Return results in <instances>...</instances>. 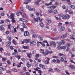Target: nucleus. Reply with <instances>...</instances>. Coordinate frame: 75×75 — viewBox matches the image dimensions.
Segmentation results:
<instances>
[{
	"instance_id": "13d9d810",
	"label": "nucleus",
	"mask_w": 75,
	"mask_h": 75,
	"mask_svg": "<svg viewBox=\"0 0 75 75\" xmlns=\"http://www.w3.org/2000/svg\"><path fill=\"white\" fill-rule=\"evenodd\" d=\"M35 57L36 58H38L39 57V54H37L35 56Z\"/></svg>"
},
{
	"instance_id": "de8ad7c7",
	"label": "nucleus",
	"mask_w": 75,
	"mask_h": 75,
	"mask_svg": "<svg viewBox=\"0 0 75 75\" xmlns=\"http://www.w3.org/2000/svg\"><path fill=\"white\" fill-rule=\"evenodd\" d=\"M0 24H4V21L1 20L0 23Z\"/></svg>"
},
{
	"instance_id": "052dcab7",
	"label": "nucleus",
	"mask_w": 75,
	"mask_h": 75,
	"mask_svg": "<svg viewBox=\"0 0 75 75\" xmlns=\"http://www.w3.org/2000/svg\"><path fill=\"white\" fill-rule=\"evenodd\" d=\"M45 62L46 64H49V61H48L47 60L45 61Z\"/></svg>"
},
{
	"instance_id": "4c0bfd02",
	"label": "nucleus",
	"mask_w": 75,
	"mask_h": 75,
	"mask_svg": "<svg viewBox=\"0 0 75 75\" xmlns=\"http://www.w3.org/2000/svg\"><path fill=\"white\" fill-rule=\"evenodd\" d=\"M40 25L41 27H44V24H43V23H40Z\"/></svg>"
},
{
	"instance_id": "0eeeda50",
	"label": "nucleus",
	"mask_w": 75,
	"mask_h": 75,
	"mask_svg": "<svg viewBox=\"0 0 75 75\" xmlns=\"http://www.w3.org/2000/svg\"><path fill=\"white\" fill-rule=\"evenodd\" d=\"M39 65V67H41L43 69H45V66H44L41 64H40Z\"/></svg>"
},
{
	"instance_id": "5701e85b",
	"label": "nucleus",
	"mask_w": 75,
	"mask_h": 75,
	"mask_svg": "<svg viewBox=\"0 0 75 75\" xmlns=\"http://www.w3.org/2000/svg\"><path fill=\"white\" fill-rule=\"evenodd\" d=\"M35 59L36 61H37V62H41V60H40V59H38L36 58H35Z\"/></svg>"
},
{
	"instance_id": "ddd939ff",
	"label": "nucleus",
	"mask_w": 75,
	"mask_h": 75,
	"mask_svg": "<svg viewBox=\"0 0 75 75\" xmlns=\"http://www.w3.org/2000/svg\"><path fill=\"white\" fill-rule=\"evenodd\" d=\"M59 44L60 45H61V44L64 45V44H65V42L64 41V40H62L60 41V42H59Z\"/></svg>"
},
{
	"instance_id": "6ab92c4d",
	"label": "nucleus",
	"mask_w": 75,
	"mask_h": 75,
	"mask_svg": "<svg viewBox=\"0 0 75 75\" xmlns=\"http://www.w3.org/2000/svg\"><path fill=\"white\" fill-rule=\"evenodd\" d=\"M19 21H23V23L25 22V19H24L23 18H20L19 19Z\"/></svg>"
},
{
	"instance_id": "338daca9",
	"label": "nucleus",
	"mask_w": 75,
	"mask_h": 75,
	"mask_svg": "<svg viewBox=\"0 0 75 75\" xmlns=\"http://www.w3.org/2000/svg\"><path fill=\"white\" fill-rule=\"evenodd\" d=\"M30 16L31 17H34V14H33V13H31L30 14Z\"/></svg>"
},
{
	"instance_id": "680f3d73",
	"label": "nucleus",
	"mask_w": 75,
	"mask_h": 75,
	"mask_svg": "<svg viewBox=\"0 0 75 75\" xmlns=\"http://www.w3.org/2000/svg\"><path fill=\"white\" fill-rule=\"evenodd\" d=\"M25 23L26 25H28V21H25Z\"/></svg>"
},
{
	"instance_id": "79ce46f5",
	"label": "nucleus",
	"mask_w": 75,
	"mask_h": 75,
	"mask_svg": "<svg viewBox=\"0 0 75 75\" xmlns=\"http://www.w3.org/2000/svg\"><path fill=\"white\" fill-rule=\"evenodd\" d=\"M69 14H73V12L72 11H71V10H69Z\"/></svg>"
},
{
	"instance_id": "58836bf2",
	"label": "nucleus",
	"mask_w": 75,
	"mask_h": 75,
	"mask_svg": "<svg viewBox=\"0 0 75 75\" xmlns=\"http://www.w3.org/2000/svg\"><path fill=\"white\" fill-rule=\"evenodd\" d=\"M69 66L70 67L71 69L74 68H75V66L72 65H70Z\"/></svg>"
},
{
	"instance_id": "a19ab883",
	"label": "nucleus",
	"mask_w": 75,
	"mask_h": 75,
	"mask_svg": "<svg viewBox=\"0 0 75 75\" xmlns=\"http://www.w3.org/2000/svg\"><path fill=\"white\" fill-rule=\"evenodd\" d=\"M13 71H14V72H18V70H17V69H12Z\"/></svg>"
},
{
	"instance_id": "bb28decb",
	"label": "nucleus",
	"mask_w": 75,
	"mask_h": 75,
	"mask_svg": "<svg viewBox=\"0 0 75 75\" xmlns=\"http://www.w3.org/2000/svg\"><path fill=\"white\" fill-rule=\"evenodd\" d=\"M7 38L9 41H11V37L9 36H7Z\"/></svg>"
},
{
	"instance_id": "2f4dec72",
	"label": "nucleus",
	"mask_w": 75,
	"mask_h": 75,
	"mask_svg": "<svg viewBox=\"0 0 75 75\" xmlns=\"http://www.w3.org/2000/svg\"><path fill=\"white\" fill-rule=\"evenodd\" d=\"M37 19H38V20H39V21H42V19H40V17H39V16H38L37 17Z\"/></svg>"
},
{
	"instance_id": "b1692460",
	"label": "nucleus",
	"mask_w": 75,
	"mask_h": 75,
	"mask_svg": "<svg viewBox=\"0 0 75 75\" xmlns=\"http://www.w3.org/2000/svg\"><path fill=\"white\" fill-rule=\"evenodd\" d=\"M71 44L70 43H68L66 45V46L67 47H70L71 45Z\"/></svg>"
},
{
	"instance_id": "39448f33",
	"label": "nucleus",
	"mask_w": 75,
	"mask_h": 75,
	"mask_svg": "<svg viewBox=\"0 0 75 75\" xmlns=\"http://www.w3.org/2000/svg\"><path fill=\"white\" fill-rule=\"evenodd\" d=\"M29 34H30L29 32L27 31L24 32V35L25 36H28Z\"/></svg>"
},
{
	"instance_id": "72a5a7b5",
	"label": "nucleus",
	"mask_w": 75,
	"mask_h": 75,
	"mask_svg": "<svg viewBox=\"0 0 75 75\" xmlns=\"http://www.w3.org/2000/svg\"><path fill=\"white\" fill-rule=\"evenodd\" d=\"M30 11H35V9L34 8H31V9H30Z\"/></svg>"
},
{
	"instance_id": "e2e57ef3",
	"label": "nucleus",
	"mask_w": 75,
	"mask_h": 75,
	"mask_svg": "<svg viewBox=\"0 0 75 75\" xmlns=\"http://www.w3.org/2000/svg\"><path fill=\"white\" fill-rule=\"evenodd\" d=\"M60 62V60H59L58 59H57V63H59Z\"/></svg>"
},
{
	"instance_id": "6e6552de",
	"label": "nucleus",
	"mask_w": 75,
	"mask_h": 75,
	"mask_svg": "<svg viewBox=\"0 0 75 75\" xmlns=\"http://www.w3.org/2000/svg\"><path fill=\"white\" fill-rule=\"evenodd\" d=\"M30 0H25L24 2V4H27L28 3V1H30Z\"/></svg>"
},
{
	"instance_id": "3c124183",
	"label": "nucleus",
	"mask_w": 75,
	"mask_h": 75,
	"mask_svg": "<svg viewBox=\"0 0 75 75\" xmlns=\"http://www.w3.org/2000/svg\"><path fill=\"white\" fill-rule=\"evenodd\" d=\"M7 63H8V65H10L11 64V62H10V60H8L7 61Z\"/></svg>"
},
{
	"instance_id": "a18cd8bd",
	"label": "nucleus",
	"mask_w": 75,
	"mask_h": 75,
	"mask_svg": "<svg viewBox=\"0 0 75 75\" xmlns=\"http://www.w3.org/2000/svg\"><path fill=\"white\" fill-rule=\"evenodd\" d=\"M36 16H39V15H40V12H37L36 13Z\"/></svg>"
},
{
	"instance_id": "5fc2aeb1",
	"label": "nucleus",
	"mask_w": 75,
	"mask_h": 75,
	"mask_svg": "<svg viewBox=\"0 0 75 75\" xmlns=\"http://www.w3.org/2000/svg\"><path fill=\"white\" fill-rule=\"evenodd\" d=\"M6 60V59L5 58H2V61L3 62H4L5 60Z\"/></svg>"
},
{
	"instance_id": "e433bc0d",
	"label": "nucleus",
	"mask_w": 75,
	"mask_h": 75,
	"mask_svg": "<svg viewBox=\"0 0 75 75\" xmlns=\"http://www.w3.org/2000/svg\"><path fill=\"white\" fill-rule=\"evenodd\" d=\"M0 70L1 71H3L6 70V69H3V68L2 67H0Z\"/></svg>"
},
{
	"instance_id": "c85d7f7f",
	"label": "nucleus",
	"mask_w": 75,
	"mask_h": 75,
	"mask_svg": "<svg viewBox=\"0 0 75 75\" xmlns=\"http://www.w3.org/2000/svg\"><path fill=\"white\" fill-rule=\"evenodd\" d=\"M46 20H47V22L48 23H51V22H52L51 21V20H50V19H48V18L47 19H46Z\"/></svg>"
},
{
	"instance_id": "c9c22d12",
	"label": "nucleus",
	"mask_w": 75,
	"mask_h": 75,
	"mask_svg": "<svg viewBox=\"0 0 75 75\" xmlns=\"http://www.w3.org/2000/svg\"><path fill=\"white\" fill-rule=\"evenodd\" d=\"M29 47L28 46H24L23 47V48L24 49H28Z\"/></svg>"
},
{
	"instance_id": "774afa93",
	"label": "nucleus",
	"mask_w": 75,
	"mask_h": 75,
	"mask_svg": "<svg viewBox=\"0 0 75 75\" xmlns=\"http://www.w3.org/2000/svg\"><path fill=\"white\" fill-rule=\"evenodd\" d=\"M10 33V32L9 31H6V34H8Z\"/></svg>"
},
{
	"instance_id": "a211bd4d",
	"label": "nucleus",
	"mask_w": 75,
	"mask_h": 75,
	"mask_svg": "<svg viewBox=\"0 0 75 75\" xmlns=\"http://www.w3.org/2000/svg\"><path fill=\"white\" fill-rule=\"evenodd\" d=\"M54 70L57 72H60V70L56 68L54 69Z\"/></svg>"
},
{
	"instance_id": "4468645a",
	"label": "nucleus",
	"mask_w": 75,
	"mask_h": 75,
	"mask_svg": "<svg viewBox=\"0 0 75 75\" xmlns=\"http://www.w3.org/2000/svg\"><path fill=\"white\" fill-rule=\"evenodd\" d=\"M26 8H27V9H28V10H29V11H30V10H31V7L30 6L28 5H27Z\"/></svg>"
},
{
	"instance_id": "f8f14e48",
	"label": "nucleus",
	"mask_w": 75,
	"mask_h": 75,
	"mask_svg": "<svg viewBox=\"0 0 75 75\" xmlns=\"http://www.w3.org/2000/svg\"><path fill=\"white\" fill-rule=\"evenodd\" d=\"M38 38L40 39L41 41H42V40H43V36H42V35H40L38 36Z\"/></svg>"
},
{
	"instance_id": "412c9836",
	"label": "nucleus",
	"mask_w": 75,
	"mask_h": 75,
	"mask_svg": "<svg viewBox=\"0 0 75 75\" xmlns=\"http://www.w3.org/2000/svg\"><path fill=\"white\" fill-rule=\"evenodd\" d=\"M62 19H67V16H66L65 15H63L62 16Z\"/></svg>"
},
{
	"instance_id": "09e8293b",
	"label": "nucleus",
	"mask_w": 75,
	"mask_h": 75,
	"mask_svg": "<svg viewBox=\"0 0 75 75\" xmlns=\"http://www.w3.org/2000/svg\"><path fill=\"white\" fill-rule=\"evenodd\" d=\"M71 8L72 9H74V8H75V6H74V5H71V6H70Z\"/></svg>"
},
{
	"instance_id": "393cba45",
	"label": "nucleus",
	"mask_w": 75,
	"mask_h": 75,
	"mask_svg": "<svg viewBox=\"0 0 75 75\" xmlns=\"http://www.w3.org/2000/svg\"><path fill=\"white\" fill-rule=\"evenodd\" d=\"M53 12V10H52V9H49L48 11V12L49 13H52Z\"/></svg>"
},
{
	"instance_id": "7ed1b4c3",
	"label": "nucleus",
	"mask_w": 75,
	"mask_h": 75,
	"mask_svg": "<svg viewBox=\"0 0 75 75\" xmlns=\"http://www.w3.org/2000/svg\"><path fill=\"white\" fill-rule=\"evenodd\" d=\"M65 30V28L64 26H62L60 28L59 30L60 31H64Z\"/></svg>"
},
{
	"instance_id": "dca6fc26",
	"label": "nucleus",
	"mask_w": 75,
	"mask_h": 75,
	"mask_svg": "<svg viewBox=\"0 0 75 75\" xmlns=\"http://www.w3.org/2000/svg\"><path fill=\"white\" fill-rule=\"evenodd\" d=\"M40 51L43 55L45 54V52H44V50L43 49H41L40 50Z\"/></svg>"
},
{
	"instance_id": "4d7b16f0",
	"label": "nucleus",
	"mask_w": 75,
	"mask_h": 75,
	"mask_svg": "<svg viewBox=\"0 0 75 75\" xmlns=\"http://www.w3.org/2000/svg\"><path fill=\"white\" fill-rule=\"evenodd\" d=\"M67 18H68V19L70 17V15H68L67 16Z\"/></svg>"
},
{
	"instance_id": "69168bd1",
	"label": "nucleus",
	"mask_w": 75,
	"mask_h": 75,
	"mask_svg": "<svg viewBox=\"0 0 75 75\" xmlns=\"http://www.w3.org/2000/svg\"><path fill=\"white\" fill-rule=\"evenodd\" d=\"M62 55H64V54H63L59 53V57L61 56H62Z\"/></svg>"
},
{
	"instance_id": "20e7f679",
	"label": "nucleus",
	"mask_w": 75,
	"mask_h": 75,
	"mask_svg": "<svg viewBox=\"0 0 75 75\" xmlns=\"http://www.w3.org/2000/svg\"><path fill=\"white\" fill-rule=\"evenodd\" d=\"M11 45V42L10 41L7 42H6V47H9Z\"/></svg>"
},
{
	"instance_id": "473e14b6",
	"label": "nucleus",
	"mask_w": 75,
	"mask_h": 75,
	"mask_svg": "<svg viewBox=\"0 0 75 75\" xmlns=\"http://www.w3.org/2000/svg\"><path fill=\"white\" fill-rule=\"evenodd\" d=\"M57 48L58 49V50H62V47H61L60 46H57Z\"/></svg>"
},
{
	"instance_id": "f03ea898",
	"label": "nucleus",
	"mask_w": 75,
	"mask_h": 75,
	"mask_svg": "<svg viewBox=\"0 0 75 75\" xmlns=\"http://www.w3.org/2000/svg\"><path fill=\"white\" fill-rule=\"evenodd\" d=\"M50 45L52 47H53V48H55L56 47L57 44L55 42L52 41L50 42Z\"/></svg>"
},
{
	"instance_id": "0e129e2a",
	"label": "nucleus",
	"mask_w": 75,
	"mask_h": 75,
	"mask_svg": "<svg viewBox=\"0 0 75 75\" xmlns=\"http://www.w3.org/2000/svg\"><path fill=\"white\" fill-rule=\"evenodd\" d=\"M54 18H55V20H58V18L56 16H54Z\"/></svg>"
},
{
	"instance_id": "c03bdc74",
	"label": "nucleus",
	"mask_w": 75,
	"mask_h": 75,
	"mask_svg": "<svg viewBox=\"0 0 75 75\" xmlns=\"http://www.w3.org/2000/svg\"><path fill=\"white\" fill-rule=\"evenodd\" d=\"M45 53L46 55H48L50 53V52L48 50H46L45 52Z\"/></svg>"
},
{
	"instance_id": "49530a36",
	"label": "nucleus",
	"mask_w": 75,
	"mask_h": 75,
	"mask_svg": "<svg viewBox=\"0 0 75 75\" xmlns=\"http://www.w3.org/2000/svg\"><path fill=\"white\" fill-rule=\"evenodd\" d=\"M66 47L65 46H63L62 47V49H63V50H65L66 49Z\"/></svg>"
},
{
	"instance_id": "603ef678",
	"label": "nucleus",
	"mask_w": 75,
	"mask_h": 75,
	"mask_svg": "<svg viewBox=\"0 0 75 75\" xmlns=\"http://www.w3.org/2000/svg\"><path fill=\"white\" fill-rule=\"evenodd\" d=\"M4 28H3V27L2 26L0 27V30H3Z\"/></svg>"
},
{
	"instance_id": "ea45409f",
	"label": "nucleus",
	"mask_w": 75,
	"mask_h": 75,
	"mask_svg": "<svg viewBox=\"0 0 75 75\" xmlns=\"http://www.w3.org/2000/svg\"><path fill=\"white\" fill-rule=\"evenodd\" d=\"M12 42L13 43V44H15V45H16V44H17V42H16V41L15 40H13Z\"/></svg>"
},
{
	"instance_id": "6e6d98bb",
	"label": "nucleus",
	"mask_w": 75,
	"mask_h": 75,
	"mask_svg": "<svg viewBox=\"0 0 75 75\" xmlns=\"http://www.w3.org/2000/svg\"><path fill=\"white\" fill-rule=\"evenodd\" d=\"M49 72H53V70L52 69H50L49 70Z\"/></svg>"
},
{
	"instance_id": "7c9ffc66",
	"label": "nucleus",
	"mask_w": 75,
	"mask_h": 75,
	"mask_svg": "<svg viewBox=\"0 0 75 75\" xmlns=\"http://www.w3.org/2000/svg\"><path fill=\"white\" fill-rule=\"evenodd\" d=\"M29 62H28V63L27 64V66L28 68H30V67H31V64H29Z\"/></svg>"
},
{
	"instance_id": "8fccbe9b",
	"label": "nucleus",
	"mask_w": 75,
	"mask_h": 75,
	"mask_svg": "<svg viewBox=\"0 0 75 75\" xmlns=\"http://www.w3.org/2000/svg\"><path fill=\"white\" fill-rule=\"evenodd\" d=\"M9 48L11 50H14V48H13V47L11 46Z\"/></svg>"
},
{
	"instance_id": "f704fd0d",
	"label": "nucleus",
	"mask_w": 75,
	"mask_h": 75,
	"mask_svg": "<svg viewBox=\"0 0 75 75\" xmlns=\"http://www.w3.org/2000/svg\"><path fill=\"white\" fill-rule=\"evenodd\" d=\"M20 57H21L19 55L16 56H15V57L16 58H18V60H19V59H20Z\"/></svg>"
},
{
	"instance_id": "bf43d9fd",
	"label": "nucleus",
	"mask_w": 75,
	"mask_h": 75,
	"mask_svg": "<svg viewBox=\"0 0 75 75\" xmlns=\"http://www.w3.org/2000/svg\"><path fill=\"white\" fill-rule=\"evenodd\" d=\"M13 31L14 33H16V32L17 31V30H16V28H13Z\"/></svg>"
},
{
	"instance_id": "c756f323",
	"label": "nucleus",
	"mask_w": 75,
	"mask_h": 75,
	"mask_svg": "<svg viewBox=\"0 0 75 75\" xmlns=\"http://www.w3.org/2000/svg\"><path fill=\"white\" fill-rule=\"evenodd\" d=\"M41 1V0H38L37 2H35V4L37 5L39 4V2H40Z\"/></svg>"
},
{
	"instance_id": "f257e3e1",
	"label": "nucleus",
	"mask_w": 75,
	"mask_h": 75,
	"mask_svg": "<svg viewBox=\"0 0 75 75\" xmlns=\"http://www.w3.org/2000/svg\"><path fill=\"white\" fill-rule=\"evenodd\" d=\"M14 14L12 13H11L10 17L11 19H12V21L13 23H15L16 22V21L14 20Z\"/></svg>"
},
{
	"instance_id": "423d86ee",
	"label": "nucleus",
	"mask_w": 75,
	"mask_h": 75,
	"mask_svg": "<svg viewBox=\"0 0 75 75\" xmlns=\"http://www.w3.org/2000/svg\"><path fill=\"white\" fill-rule=\"evenodd\" d=\"M19 13L23 17H26V15L25 13H23V12H22V13H21V12H19Z\"/></svg>"
},
{
	"instance_id": "f3484780",
	"label": "nucleus",
	"mask_w": 75,
	"mask_h": 75,
	"mask_svg": "<svg viewBox=\"0 0 75 75\" xmlns=\"http://www.w3.org/2000/svg\"><path fill=\"white\" fill-rule=\"evenodd\" d=\"M67 36V34H65L64 35H62L61 37L62 38H65V37H66Z\"/></svg>"
},
{
	"instance_id": "37998d69",
	"label": "nucleus",
	"mask_w": 75,
	"mask_h": 75,
	"mask_svg": "<svg viewBox=\"0 0 75 75\" xmlns=\"http://www.w3.org/2000/svg\"><path fill=\"white\" fill-rule=\"evenodd\" d=\"M54 14H57L58 13V11L57 10L55 9L54 11Z\"/></svg>"
},
{
	"instance_id": "864d4df0",
	"label": "nucleus",
	"mask_w": 75,
	"mask_h": 75,
	"mask_svg": "<svg viewBox=\"0 0 75 75\" xmlns=\"http://www.w3.org/2000/svg\"><path fill=\"white\" fill-rule=\"evenodd\" d=\"M62 23H59L58 24V27H61V25H62Z\"/></svg>"
},
{
	"instance_id": "1a4fd4ad",
	"label": "nucleus",
	"mask_w": 75,
	"mask_h": 75,
	"mask_svg": "<svg viewBox=\"0 0 75 75\" xmlns=\"http://www.w3.org/2000/svg\"><path fill=\"white\" fill-rule=\"evenodd\" d=\"M36 40H33L32 41H31L30 42V44H36Z\"/></svg>"
},
{
	"instance_id": "9d476101",
	"label": "nucleus",
	"mask_w": 75,
	"mask_h": 75,
	"mask_svg": "<svg viewBox=\"0 0 75 75\" xmlns=\"http://www.w3.org/2000/svg\"><path fill=\"white\" fill-rule=\"evenodd\" d=\"M66 59V58L64 57H62L60 61H65Z\"/></svg>"
},
{
	"instance_id": "4be33fe9",
	"label": "nucleus",
	"mask_w": 75,
	"mask_h": 75,
	"mask_svg": "<svg viewBox=\"0 0 75 75\" xmlns=\"http://www.w3.org/2000/svg\"><path fill=\"white\" fill-rule=\"evenodd\" d=\"M27 57H28L29 58H31L30 55H31V53H29L28 54H27Z\"/></svg>"
},
{
	"instance_id": "9b49d317",
	"label": "nucleus",
	"mask_w": 75,
	"mask_h": 75,
	"mask_svg": "<svg viewBox=\"0 0 75 75\" xmlns=\"http://www.w3.org/2000/svg\"><path fill=\"white\" fill-rule=\"evenodd\" d=\"M37 21V22H38V20L37 19V18H34L32 20V23H35V21Z\"/></svg>"
},
{
	"instance_id": "a878e982",
	"label": "nucleus",
	"mask_w": 75,
	"mask_h": 75,
	"mask_svg": "<svg viewBox=\"0 0 75 75\" xmlns=\"http://www.w3.org/2000/svg\"><path fill=\"white\" fill-rule=\"evenodd\" d=\"M49 8H52L55 9L56 8V6L52 5L49 7Z\"/></svg>"
},
{
	"instance_id": "2eb2a0df",
	"label": "nucleus",
	"mask_w": 75,
	"mask_h": 75,
	"mask_svg": "<svg viewBox=\"0 0 75 75\" xmlns=\"http://www.w3.org/2000/svg\"><path fill=\"white\" fill-rule=\"evenodd\" d=\"M30 40H31L30 39H25L24 40V41H25V42L26 43H27L28 42H29Z\"/></svg>"
},
{
	"instance_id": "aec40b11",
	"label": "nucleus",
	"mask_w": 75,
	"mask_h": 75,
	"mask_svg": "<svg viewBox=\"0 0 75 75\" xmlns=\"http://www.w3.org/2000/svg\"><path fill=\"white\" fill-rule=\"evenodd\" d=\"M52 4V2H50L49 4L45 3V5L48 6H50Z\"/></svg>"
},
{
	"instance_id": "cd10ccee",
	"label": "nucleus",
	"mask_w": 75,
	"mask_h": 75,
	"mask_svg": "<svg viewBox=\"0 0 75 75\" xmlns=\"http://www.w3.org/2000/svg\"><path fill=\"white\" fill-rule=\"evenodd\" d=\"M22 25L23 28H27V26L25 25V24L23 23Z\"/></svg>"
}]
</instances>
